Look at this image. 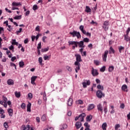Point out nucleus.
<instances>
[{
    "instance_id": "39448f33",
    "label": "nucleus",
    "mask_w": 130,
    "mask_h": 130,
    "mask_svg": "<svg viewBox=\"0 0 130 130\" xmlns=\"http://www.w3.org/2000/svg\"><path fill=\"white\" fill-rule=\"evenodd\" d=\"M109 51L106 50L105 51L104 54L103 55V61L106 62V59L107 58V54H108Z\"/></svg>"
},
{
    "instance_id": "de8ad7c7",
    "label": "nucleus",
    "mask_w": 130,
    "mask_h": 130,
    "mask_svg": "<svg viewBox=\"0 0 130 130\" xmlns=\"http://www.w3.org/2000/svg\"><path fill=\"white\" fill-rule=\"evenodd\" d=\"M83 42H86V43H88L89 42V41H90V40L88 38H85L84 39H83Z\"/></svg>"
},
{
    "instance_id": "e433bc0d",
    "label": "nucleus",
    "mask_w": 130,
    "mask_h": 130,
    "mask_svg": "<svg viewBox=\"0 0 130 130\" xmlns=\"http://www.w3.org/2000/svg\"><path fill=\"white\" fill-rule=\"evenodd\" d=\"M118 49L120 53H121V51H122V50H124V47L120 46L118 47Z\"/></svg>"
},
{
    "instance_id": "864d4df0",
    "label": "nucleus",
    "mask_w": 130,
    "mask_h": 130,
    "mask_svg": "<svg viewBox=\"0 0 130 130\" xmlns=\"http://www.w3.org/2000/svg\"><path fill=\"white\" fill-rule=\"evenodd\" d=\"M83 103H84V102H83V101H82L81 100H79L77 101V104L83 105Z\"/></svg>"
},
{
    "instance_id": "f03ea898",
    "label": "nucleus",
    "mask_w": 130,
    "mask_h": 130,
    "mask_svg": "<svg viewBox=\"0 0 130 130\" xmlns=\"http://www.w3.org/2000/svg\"><path fill=\"white\" fill-rule=\"evenodd\" d=\"M103 27L105 29V31H107V30H108V28H109V21H105L103 23Z\"/></svg>"
},
{
    "instance_id": "cd10ccee",
    "label": "nucleus",
    "mask_w": 130,
    "mask_h": 130,
    "mask_svg": "<svg viewBox=\"0 0 130 130\" xmlns=\"http://www.w3.org/2000/svg\"><path fill=\"white\" fill-rule=\"evenodd\" d=\"M106 127H107V123L105 122L102 124V128L103 130H106Z\"/></svg>"
},
{
    "instance_id": "a19ab883",
    "label": "nucleus",
    "mask_w": 130,
    "mask_h": 130,
    "mask_svg": "<svg viewBox=\"0 0 130 130\" xmlns=\"http://www.w3.org/2000/svg\"><path fill=\"white\" fill-rule=\"evenodd\" d=\"M44 60H49V56L47 55H45L44 56Z\"/></svg>"
},
{
    "instance_id": "0e129e2a",
    "label": "nucleus",
    "mask_w": 130,
    "mask_h": 130,
    "mask_svg": "<svg viewBox=\"0 0 130 130\" xmlns=\"http://www.w3.org/2000/svg\"><path fill=\"white\" fill-rule=\"evenodd\" d=\"M79 29L81 31H83V30H84V25H81L79 27Z\"/></svg>"
},
{
    "instance_id": "ddd939ff",
    "label": "nucleus",
    "mask_w": 130,
    "mask_h": 130,
    "mask_svg": "<svg viewBox=\"0 0 130 130\" xmlns=\"http://www.w3.org/2000/svg\"><path fill=\"white\" fill-rule=\"evenodd\" d=\"M95 107V105L94 104H90L87 107V110L88 111H90V110H92V109H93Z\"/></svg>"
},
{
    "instance_id": "69168bd1",
    "label": "nucleus",
    "mask_w": 130,
    "mask_h": 130,
    "mask_svg": "<svg viewBox=\"0 0 130 130\" xmlns=\"http://www.w3.org/2000/svg\"><path fill=\"white\" fill-rule=\"evenodd\" d=\"M124 104H121L120 107V108H122V109H123L124 108Z\"/></svg>"
},
{
    "instance_id": "9d476101",
    "label": "nucleus",
    "mask_w": 130,
    "mask_h": 130,
    "mask_svg": "<svg viewBox=\"0 0 130 130\" xmlns=\"http://www.w3.org/2000/svg\"><path fill=\"white\" fill-rule=\"evenodd\" d=\"M36 79H37V76H34L31 78V84H32V85H36V83H35Z\"/></svg>"
},
{
    "instance_id": "f257e3e1",
    "label": "nucleus",
    "mask_w": 130,
    "mask_h": 130,
    "mask_svg": "<svg viewBox=\"0 0 130 130\" xmlns=\"http://www.w3.org/2000/svg\"><path fill=\"white\" fill-rule=\"evenodd\" d=\"M69 34L72 35L73 37H76V36L77 39H80V38H81V34H80V32H78L76 30H73V32H70Z\"/></svg>"
},
{
    "instance_id": "b1692460",
    "label": "nucleus",
    "mask_w": 130,
    "mask_h": 130,
    "mask_svg": "<svg viewBox=\"0 0 130 130\" xmlns=\"http://www.w3.org/2000/svg\"><path fill=\"white\" fill-rule=\"evenodd\" d=\"M8 111L10 116H13V109H8Z\"/></svg>"
},
{
    "instance_id": "13d9d810",
    "label": "nucleus",
    "mask_w": 130,
    "mask_h": 130,
    "mask_svg": "<svg viewBox=\"0 0 130 130\" xmlns=\"http://www.w3.org/2000/svg\"><path fill=\"white\" fill-rule=\"evenodd\" d=\"M36 31H38V32H39V31H40V26H37L36 27Z\"/></svg>"
},
{
    "instance_id": "20e7f679",
    "label": "nucleus",
    "mask_w": 130,
    "mask_h": 130,
    "mask_svg": "<svg viewBox=\"0 0 130 130\" xmlns=\"http://www.w3.org/2000/svg\"><path fill=\"white\" fill-rule=\"evenodd\" d=\"M69 45H74L75 47H78V45H79V42L78 41H69L68 42Z\"/></svg>"
},
{
    "instance_id": "c756f323",
    "label": "nucleus",
    "mask_w": 130,
    "mask_h": 130,
    "mask_svg": "<svg viewBox=\"0 0 130 130\" xmlns=\"http://www.w3.org/2000/svg\"><path fill=\"white\" fill-rule=\"evenodd\" d=\"M105 70H106V67L103 66L100 69V71L102 73H104V72H105Z\"/></svg>"
},
{
    "instance_id": "ea45409f",
    "label": "nucleus",
    "mask_w": 130,
    "mask_h": 130,
    "mask_svg": "<svg viewBox=\"0 0 130 130\" xmlns=\"http://www.w3.org/2000/svg\"><path fill=\"white\" fill-rule=\"evenodd\" d=\"M43 99L45 101L47 100V98H46V92H45V91L43 93Z\"/></svg>"
},
{
    "instance_id": "e2e57ef3",
    "label": "nucleus",
    "mask_w": 130,
    "mask_h": 130,
    "mask_svg": "<svg viewBox=\"0 0 130 130\" xmlns=\"http://www.w3.org/2000/svg\"><path fill=\"white\" fill-rule=\"evenodd\" d=\"M47 38V37L46 36H44L43 38H42V41H43V42L45 43L46 41H45V39H46Z\"/></svg>"
},
{
    "instance_id": "2eb2a0df",
    "label": "nucleus",
    "mask_w": 130,
    "mask_h": 130,
    "mask_svg": "<svg viewBox=\"0 0 130 130\" xmlns=\"http://www.w3.org/2000/svg\"><path fill=\"white\" fill-rule=\"evenodd\" d=\"M75 126L77 129H79L81 126H82V123L80 121H78L75 123Z\"/></svg>"
},
{
    "instance_id": "a878e982",
    "label": "nucleus",
    "mask_w": 130,
    "mask_h": 130,
    "mask_svg": "<svg viewBox=\"0 0 130 130\" xmlns=\"http://www.w3.org/2000/svg\"><path fill=\"white\" fill-rule=\"evenodd\" d=\"M92 115L87 116L86 119V121H89V122L91 121V119H92Z\"/></svg>"
},
{
    "instance_id": "c9c22d12",
    "label": "nucleus",
    "mask_w": 130,
    "mask_h": 130,
    "mask_svg": "<svg viewBox=\"0 0 130 130\" xmlns=\"http://www.w3.org/2000/svg\"><path fill=\"white\" fill-rule=\"evenodd\" d=\"M41 119H42V121H45V120H46V119H47L46 115V114L43 115V116L41 117Z\"/></svg>"
},
{
    "instance_id": "bf43d9fd",
    "label": "nucleus",
    "mask_w": 130,
    "mask_h": 130,
    "mask_svg": "<svg viewBox=\"0 0 130 130\" xmlns=\"http://www.w3.org/2000/svg\"><path fill=\"white\" fill-rule=\"evenodd\" d=\"M16 59H17V57H16V56L12 57L11 58V61H15Z\"/></svg>"
},
{
    "instance_id": "393cba45",
    "label": "nucleus",
    "mask_w": 130,
    "mask_h": 130,
    "mask_svg": "<svg viewBox=\"0 0 130 130\" xmlns=\"http://www.w3.org/2000/svg\"><path fill=\"white\" fill-rule=\"evenodd\" d=\"M12 45H16L18 46L19 45V43L16 42V40H12Z\"/></svg>"
},
{
    "instance_id": "423d86ee",
    "label": "nucleus",
    "mask_w": 130,
    "mask_h": 130,
    "mask_svg": "<svg viewBox=\"0 0 130 130\" xmlns=\"http://www.w3.org/2000/svg\"><path fill=\"white\" fill-rule=\"evenodd\" d=\"M85 116H86V114L85 113L81 114L78 116L79 121H84V118H85Z\"/></svg>"
},
{
    "instance_id": "2f4dec72",
    "label": "nucleus",
    "mask_w": 130,
    "mask_h": 130,
    "mask_svg": "<svg viewBox=\"0 0 130 130\" xmlns=\"http://www.w3.org/2000/svg\"><path fill=\"white\" fill-rule=\"evenodd\" d=\"M9 53H11V51H7L6 54H7V55H8V57L11 58V57H12V56H13V54H9Z\"/></svg>"
},
{
    "instance_id": "9b49d317",
    "label": "nucleus",
    "mask_w": 130,
    "mask_h": 130,
    "mask_svg": "<svg viewBox=\"0 0 130 130\" xmlns=\"http://www.w3.org/2000/svg\"><path fill=\"white\" fill-rule=\"evenodd\" d=\"M78 46L80 48H84V47H85L86 46L84 45V41H81L78 42Z\"/></svg>"
},
{
    "instance_id": "7ed1b4c3",
    "label": "nucleus",
    "mask_w": 130,
    "mask_h": 130,
    "mask_svg": "<svg viewBox=\"0 0 130 130\" xmlns=\"http://www.w3.org/2000/svg\"><path fill=\"white\" fill-rule=\"evenodd\" d=\"M105 97V93L103 92L102 90H98V98L101 99V98H104Z\"/></svg>"
},
{
    "instance_id": "412c9836",
    "label": "nucleus",
    "mask_w": 130,
    "mask_h": 130,
    "mask_svg": "<svg viewBox=\"0 0 130 130\" xmlns=\"http://www.w3.org/2000/svg\"><path fill=\"white\" fill-rule=\"evenodd\" d=\"M27 111L31 112V104L29 103L27 105Z\"/></svg>"
},
{
    "instance_id": "4be33fe9",
    "label": "nucleus",
    "mask_w": 130,
    "mask_h": 130,
    "mask_svg": "<svg viewBox=\"0 0 130 130\" xmlns=\"http://www.w3.org/2000/svg\"><path fill=\"white\" fill-rule=\"evenodd\" d=\"M98 110H100L101 113H103V107L100 104L99 105Z\"/></svg>"
},
{
    "instance_id": "bb28decb",
    "label": "nucleus",
    "mask_w": 130,
    "mask_h": 130,
    "mask_svg": "<svg viewBox=\"0 0 130 130\" xmlns=\"http://www.w3.org/2000/svg\"><path fill=\"white\" fill-rule=\"evenodd\" d=\"M0 104H1V105H4L5 108H6V107L8 106V105L5 102H3L2 101H0Z\"/></svg>"
},
{
    "instance_id": "8fccbe9b",
    "label": "nucleus",
    "mask_w": 130,
    "mask_h": 130,
    "mask_svg": "<svg viewBox=\"0 0 130 130\" xmlns=\"http://www.w3.org/2000/svg\"><path fill=\"white\" fill-rule=\"evenodd\" d=\"M28 97L30 100H31L32 98H33V94H32L31 93H29L28 94Z\"/></svg>"
},
{
    "instance_id": "0eeeda50",
    "label": "nucleus",
    "mask_w": 130,
    "mask_h": 130,
    "mask_svg": "<svg viewBox=\"0 0 130 130\" xmlns=\"http://www.w3.org/2000/svg\"><path fill=\"white\" fill-rule=\"evenodd\" d=\"M91 74L93 77H96V76L98 75V70L92 68Z\"/></svg>"
},
{
    "instance_id": "f3484780",
    "label": "nucleus",
    "mask_w": 130,
    "mask_h": 130,
    "mask_svg": "<svg viewBox=\"0 0 130 130\" xmlns=\"http://www.w3.org/2000/svg\"><path fill=\"white\" fill-rule=\"evenodd\" d=\"M68 106H72L73 105V99L70 98L68 101Z\"/></svg>"
},
{
    "instance_id": "7c9ffc66",
    "label": "nucleus",
    "mask_w": 130,
    "mask_h": 130,
    "mask_svg": "<svg viewBox=\"0 0 130 130\" xmlns=\"http://www.w3.org/2000/svg\"><path fill=\"white\" fill-rule=\"evenodd\" d=\"M42 61H43V59H42V57H40L39 58V62L40 64V66H43V64L42 63Z\"/></svg>"
},
{
    "instance_id": "09e8293b",
    "label": "nucleus",
    "mask_w": 130,
    "mask_h": 130,
    "mask_svg": "<svg viewBox=\"0 0 130 130\" xmlns=\"http://www.w3.org/2000/svg\"><path fill=\"white\" fill-rule=\"evenodd\" d=\"M23 130H30V126L29 125H27L24 126V128Z\"/></svg>"
},
{
    "instance_id": "aec40b11",
    "label": "nucleus",
    "mask_w": 130,
    "mask_h": 130,
    "mask_svg": "<svg viewBox=\"0 0 130 130\" xmlns=\"http://www.w3.org/2000/svg\"><path fill=\"white\" fill-rule=\"evenodd\" d=\"M85 12L86 13H91V12H92V10H91V8H90L89 6H86Z\"/></svg>"
},
{
    "instance_id": "3c124183",
    "label": "nucleus",
    "mask_w": 130,
    "mask_h": 130,
    "mask_svg": "<svg viewBox=\"0 0 130 130\" xmlns=\"http://www.w3.org/2000/svg\"><path fill=\"white\" fill-rule=\"evenodd\" d=\"M62 128H63V129H66V128H68V125L66 124H63L62 125Z\"/></svg>"
},
{
    "instance_id": "a211bd4d",
    "label": "nucleus",
    "mask_w": 130,
    "mask_h": 130,
    "mask_svg": "<svg viewBox=\"0 0 130 130\" xmlns=\"http://www.w3.org/2000/svg\"><path fill=\"white\" fill-rule=\"evenodd\" d=\"M124 40H125V41H127V42L130 41V37L129 36H128V35L127 34L124 35Z\"/></svg>"
},
{
    "instance_id": "c03bdc74",
    "label": "nucleus",
    "mask_w": 130,
    "mask_h": 130,
    "mask_svg": "<svg viewBox=\"0 0 130 130\" xmlns=\"http://www.w3.org/2000/svg\"><path fill=\"white\" fill-rule=\"evenodd\" d=\"M38 9V6L35 5L33 6L32 9L34 11H36Z\"/></svg>"
},
{
    "instance_id": "72a5a7b5",
    "label": "nucleus",
    "mask_w": 130,
    "mask_h": 130,
    "mask_svg": "<svg viewBox=\"0 0 130 130\" xmlns=\"http://www.w3.org/2000/svg\"><path fill=\"white\" fill-rule=\"evenodd\" d=\"M113 70H114V67L113 66H110L109 67V69H108V71L110 72V73H111Z\"/></svg>"
},
{
    "instance_id": "4d7b16f0",
    "label": "nucleus",
    "mask_w": 130,
    "mask_h": 130,
    "mask_svg": "<svg viewBox=\"0 0 130 130\" xmlns=\"http://www.w3.org/2000/svg\"><path fill=\"white\" fill-rule=\"evenodd\" d=\"M104 111L105 112V114H106V113H107V112L108 111V110H107V106L105 108H104Z\"/></svg>"
},
{
    "instance_id": "49530a36",
    "label": "nucleus",
    "mask_w": 130,
    "mask_h": 130,
    "mask_svg": "<svg viewBox=\"0 0 130 130\" xmlns=\"http://www.w3.org/2000/svg\"><path fill=\"white\" fill-rule=\"evenodd\" d=\"M24 62L23 61H20L19 62V67L20 68H23L24 67Z\"/></svg>"
},
{
    "instance_id": "680f3d73",
    "label": "nucleus",
    "mask_w": 130,
    "mask_h": 130,
    "mask_svg": "<svg viewBox=\"0 0 130 130\" xmlns=\"http://www.w3.org/2000/svg\"><path fill=\"white\" fill-rule=\"evenodd\" d=\"M11 67H14L15 70H17V67H16V64L14 63H11Z\"/></svg>"
},
{
    "instance_id": "774afa93",
    "label": "nucleus",
    "mask_w": 130,
    "mask_h": 130,
    "mask_svg": "<svg viewBox=\"0 0 130 130\" xmlns=\"http://www.w3.org/2000/svg\"><path fill=\"white\" fill-rule=\"evenodd\" d=\"M10 50H13L14 49V46L11 45V46L9 47Z\"/></svg>"
},
{
    "instance_id": "5fc2aeb1",
    "label": "nucleus",
    "mask_w": 130,
    "mask_h": 130,
    "mask_svg": "<svg viewBox=\"0 0 130 130\" xmlns=\"http://www.w3.org/2000/svg\"><path fill=\"white\" fill-rule=\"evenodd\" d=\"M37 49L39 50L41 49V42L38 44Z\"/></svg>"
},
{
    "instance_id": "473e14b6",
    "label": "nucleus",
    "mask_w": 130,
    "mask_h": 130,
    "mask_svg": "<svg viewBox=\"0 0 130 130\" xmlns=\"http://www.w3.org/2000/svg\"><path fill=\"white\" fill-rule=\"evenodd\" d=\"M98 89H99V90H101V91H103V90H104V86H103V85L99 84L98 85Z\"/></svg>"
},
{
    "instance_id": "f8f14e48",
    "label": "nucleus",
    "mask_w": 130,
    "mask_h": 130,
    "mask_svg": "<svg viewBox=\"0 0 130 130\" xmlns=\"http://www.w3.org/2000/svg\"><path fill=\"white\" fill-rule=\"evenodd\" d=\"M121 89L124 92H128V89H127V85L124 84L121 87Z\"/></svg>"
},
{
    "instance_id": "1a4fd4ad",
    "label": "nucleus",
    "mask_w": 130,
    "mask_h": 130,
    "mask_svg": "<svg viewBox=\"0 0 130 130\" xmlns=\"http://www.w3.org/2000/svg\"><path fill=\"white\" fill-rule=\"evenodd\" d=\"M90 84H91V82H90V80H87L86 82H84L82 83L83 88H87V85L89 86L90 85Z\"/></svg>"
},
{
    "instance_id": "58836bf2",
    "label": "nucleus",
    "mask_w": 130,
    "mask_h": 130,
    "mask_svg": "<svg viewBox=\"0 0 130 130\" xmlns=\"http://www.w3.org/2000/svg\"><path fill=\"white\" fill-rule=\"evenodd\" d=\"M84 125L85 126L86 128H90V125H89L88 122L84 123Z\"/></svg>"
},
{
    "instance_id": "c85d7f7f",
    "label": "nucleus",
    "mask_w": 130,
    "mask_h": 130,
    "mask_svg": "<svg viewBox=\"0 0 130 130\" xmlns=\"http://www.w3.org/2000/svg\"><path fill=\"white\" fill-rule=\"evenodd\" d=\"M48 50H49V48L47 47L46 48L42 49L41 51V52H46V51H48Z\"/></svg>"
},
{
    "instance_id": "4468645a",
    "label": "nucleus",
    "mask_w": 130,
    "mask_h": 130,
    "mask_svg": "<svg viewBox=\"0 0 130 130\" xmlns=\"http://www.w3.org/2000/svg\"><path fill=\"white\" fill-rule=\"evenodd\" d=\"M74 64L76 67L75 69H77L78 71H80V68H81V63H80V62H75Z\"/></svg>"
},
{
    "instance_id": "6e6552de",
    "label": "nucleus",
    "mask_w": 130,
    "mask_h": 130,
    "mask_svg": "<svg viewBox=\"0 0 130 130\" xmlns=\"http://www.w3.org/2000/svg\"><path fill=\"white\" fill-rule=\"evenodd\" d=\"M75 56L76 57V61L75 62H80V61H82V58H81V55L78 54H76Z\"/></svg>"
},
{
    "instance_id": "603ef678",
    "label": "nucleus",
    "mask_w": 130,
    "mask_h": 130,
    "mask_svg": "<svg viewBox=\"0 0 130 130\" xmlns=\"http://www.w3.org/2000/svg\"><path fill=\"white\" fill-rule=\"evenodd\" d=\"M21 107L22 108V109H25V108H26V104L23 103L21 105Z\"/></svg>"
},
{
    "instance_id": "37998d69",
    "label": "nucleus",
    "mask_w": 130,
    "mask_h": 130,
    "mask_svg": "<svg viewBox=\"0 0 130 130\" xmlns=\"http://www.w3.org/2000/svg\"><path fill=\"white\" fill-rule=\"evenodd\" d=\"M23 31V28H20L19 30L16 31L17 35H19V33H21Z\"/></svg>"
},
{
    "instance_id": "79ce46f5",
    "label": "nucleus",
    "mask_w": 130,
    "mask_h": 130,
    "mask_svg": "<svg viewBox=\"0 0 130 130\" xmlns=\"http://www.w3.org/2000/svg\"><path fill=\"white\" fill-rule=\"evenodd\" d=\"M119 127H120V124H116L115 126V129L117 130L118 128H119Z\"/></svg>"
},
{
    "instance_id": "a18cd8bd",
    "label": "nucleus",
    "mask_w": 130,
    "mask_h": 130,
    "mask_svg": "<svg viewBox=\"0 0 130 130\" xmlns=\"http://www.w3.org/2000/svg\"><path fill=\"white\" fill-rule=\"evenodd\" d=\"M66 69L67 71H69V72H72V68L69 66L66 67Z\"/></svg>"
},
{
    "instance_id": "f704fd0d",
    "label": "nucleus",
    "mask_w": 130,
    "mask_h": 130,
    "mask_svg": "<svg viewBox=\"0 0 130 130\" xmlns=\"http://www.w3.org/2000/svg\"><path fill=\"white\" fill-rule=\"evenodd\" d=\"M115 51H114V49L112 47H110V50H109V53H115Z\"/></svg>"
},
{
    "instance_id": "6e6d98bb",
    "label": "nucleus",
    "mask_w": 130,
    "mask_h": 130,
    "mask_svg": "<svg viewBox=\"0 0 130 130\" xmlns=\"http://www.w3.org/2000/svg\"><path fill=\"white\" fill-rule=\"evenodd\" d=\"M4 125L5 126L6 129H7V128H8V127H9V125H8V123H7L6 122L4 123Z\"/></svg>"
},
{
    "instance_id": "052dcab7",
    "label": "nucleus",
    "mask_w": 130,
    "mask_h": 130,
    "mask_svg": "<svg viewBox=\"0 0 130 130\" xmlns=\"http://www.w3.org/2000/svg\"><path fill=\"white\" fill-rule=\"evenodd\" d=\"M28 42H29V40L28 39H26L25 40H24V44H27Z\"/></svg>"
},
{
    "instance_id": "338daca9",
    "label": "nucleus",
    "mask_w": 130,
    "mask_h": 130,
    "mask_svg": "<svg viewBox=\"0 0 130 130\" xmlns=\"http://www.w3.org/2000/svg\"><path fill=\"white\" fill-rule=\"evenodd\" d=\"M129 31H130V27H128L126 30V34L127 35H128V34H129Z\"/></svg>"
},
{
    "instance_id": "dca6fc26",
    "label": "nucleus",
    "mask_w": 130,
    "mask_h": 130,
    "mask_svg": "<svg viewBox=\"0 0 130 130\" xmlns=\"http://www.w3.org/2000/svg\"><path fill=\"white\" fill-rule=\"evenodd\" d=\"M7 84L8 85H9V86H11V85H14V80L13 79H8L7 80Z\"/></svg>"
},
{
    "instance_id": "4c0bfd02",
    "label": "nucleus",
    "mask_w": 130,
    "mask_h": 130,
    "mask_svg": "<svg viewBox=\"0 0 130 130\" xmlns=\"http://www.w3.org/2000/svg\"><path fill=\"white\" fill-rule=\"evenodd\" d=\"M14 20H21L22 19V16H17L14 17Z\"/></svg>"
},
{
    "instance_id": "6ab92c4d",
    "label": "nucleus",
    "mask_w": 130,
    "mask_h": 130,
    "mask_svg": "<svg viewBox=\"0 0 130 130\" xmlns=\"http://www.w3.org/2000/svg\"><path fill=\"white\" fill-rule=\"evenodd\" d=\"M13 7H18V6H22L21 3L13 2L12 3Z\"/></svg>"
},
{
    "instance_id": "5701e85b",
    "label": "nucleus",
    "mask_w": 130,
    "mask_h": 130,
    "mask_svg": "<svg viewBox=\"0 0 130 130\" xmlns=\"http://www.w3.org/2000/svg\"><path fill=\"white\" fill-rule=\"evenodd\" d=\"M15 95L16 98H20L21 97V93L20 92L15 91Z\"/></svg>"
}]
</instances>
